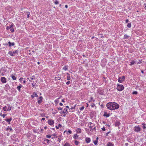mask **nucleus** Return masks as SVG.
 <instances>
[{
    "mask_svg": "<svg viewBox=\"0 0 146 146\" xmlns=\"http://www.w3.org/2000/svg\"><path fill=\"white\" fill-rule=\"evenodd\" d=\"M62 102H64L65 101L64 100V99H62Z\"/></svg>",
    "mask_w": 146,
    "mask_h": 146,
    "instance_id": "680f3d73",
    "label": "nucleus"
},
{
    "mask_svg": "<svg viewBox=\"0 0 146 146\" xmlns=\"http://www.w3.org/2000/svg\"><path fill=\"white\" fill-rule=\"evenodd\" d=\"M56 129H58L59 128V127H58H58L57 126H56Z\"/></svg>",
    "mask_w": 146,
    "mask_h": 146,
    "instance_id": "338daca9",
    "label": "nucleus"
},
{
    "mask_svg": "<svg viewBox=\"0 0 146 146\" xmlns=\"http://www.w3.org/2000/svg\"><path fill=\"white\" fill-rule=\"evenodd\" d=\"M102 130L103 131H105L106 130V129H105V127L104 126L102 128Z\"/></svg>",
    "mask_w": 146,
    "mask_h": 146,
    "instance_id": "de8ad7c7",
    "label": "nucleus"
},
{
    "mask_svg": "<svg viewBox=\"0 0 146 146\" xmlns=\"http://www.w3.org/2000/svg\"><path fill=\"white\" fill-rule=\"evenodd\" d=\"M65 7L66 8H67L68 7V6L67 5H65Z\"/></svg>",
    "mask_w": 146,
    "mask_h": 146,
    "instance_id": "69168bd1",
    "label": "nucleus"
},
{
    "mask_svg": "<svg viewBox=\"0 0 146 146\" xmlns=\"http://www.w3.org/2000/svg\"><path fill=\"white\" fill-rule=\"evenodd\" d=\"M110 133V131H109V132H108V133H107L106 134V136H107L108 135V134Z\"/></svg>",
    "mask_w": 146,
    "mask_h": 146,
    "instance_id": "052dcab7",
    "label": "nucleus"
},
{
    "mask_svg": "<svg viewBox=\"0 0 146 146\" xmlns=\"http://www.w3.org/2000/svg\"><path fill=\"white\" fill-rule=\"evenodd\" d=\"M66 74L67 75V76L66 79L68 80H69L70 79V74L68 73H66Z\"/></svg>",
    "mask_w": 146,
    "mask_h": 146,
    "instance_id": "6ab92c4d",
    "label": "nucleus"
},
{
    "mask_svg": "<svg viewBox=\"0 0 146 146\" xmlns=\"http://www.w3.org/2000/svg\"><path fill=\"white\" fill-rule=\"evenodd\" d=\"M120 123L119 122H117L115 123V125L116 126H118L119 125Z\"/></svg>",
    "mask_w": 146,
    "mask_h": 146,
    "instance_id": "2f4dec72",
    "label": "nucleus"
},
{
    "mask_svg": "<svg viewBox=\"0 0 146 146\" xmlns=\"http://www.w3.org/2000/svg\"><path fill=\"white\" fill-rule=\"evenodd\" d=\"M45 120V118L44 117H43L41 119V120L44 121Z\"/></svg>",
    "mask_w": 146,
    "mask_h": 146,
    "instance_id": "13d9d810",
    "label": "nucleus"
},
{
    "mask_svg": "<svg viewBox=\"0 0 146 146\" xmlns=\"http://www.w3.org/2000/svg\"><path fill=\"white\" fill-rule=\"evenodd\" d=\"M85 141L87 143H90L91 141V139L89 137H86L85 138Z\"/></svg>",
    "mask_w": 146,
    "mask_h": 146,
    "instance_id": "9b49d317",
    "label": "nucleus"
},
{
    "mask_svg": "<svg viewBox=\"0 0 146 146\" xmlns=\"http://www.w3.org/2000/svg\"><path fill=\"white\" fill-rule=\"evenodd\" d=\"M6 130L7 131H13V129L11 127L8 126L6 129Z\"/></svg>",
    "mask_w": 146,
    "mask_h": 146,
    "instance_id": "a211bd4d",
    "label": "nucleus"
},
{
    "mask_svg": "<svg viewBox=\"0 0 146 146\" xmlns=\"http://www.w3.org/2000/svg\"><path fill=\"white\" fill-rule=\"evenodd\" d=\"M30 79H31V80H34L35 79V76H32V77H31L30 78Z\"/></svg>",
    "mask_w": 146,
    "mask_h": 146,
    "instance_id": "72a5a7b5",
    "label": "nucleus"
},
{
    "mask_svg": "<svg viewBox=\"0 0 146 146\" xmlns=\"http://www.w3.org/2000/svg\"><path fill=\"white\" fill-rule=\"evenodd\" d=\"M78 137V136L77 135V134H75L73 136V138L74 139H77Z\"/></svg>",
    "mask_w": 146,
    "mask_h": 146,
    "instance_id": "c85d7f7f",
    "label": "nucleus"
},
{
    "mask_svg": "<svg viewBox=\"0 0 146 146\" xmlns=\"http://www.w3.org/2000/svg\"><path fill=\"white\" fill-rule=\"evenodd\" d=\"M51 136H53L55 137H57V134L56 133H53L51 135Z\"/></svg>",
    "mask_w": 146,
    "mask_h": 146,
    "instance_id": "58836bf2",
    "label": "nucleus"
},
{
    "mask_svg": "<svg viewBox=\"0 0 146 146\" xmlns=\"http://www.w3.org/2000/svg\"><path fill=\"white\" fill-rule=\"evenodd\" d=\"M27 17L28 18H29V15H30V12H27Z\"/></svg>",
    "mask_w": 146,
    "mask_h": 146,
    "instance_id": "a19ab883",
    "label": "nucleus"
},
{
    "mask_svg": "<svg viewBox=\"0 0 146 146\" xmlns=\"http://www.w3.org/2000/svg\"><path fill=\"white\" fill-rule=\"evenodd\" d=\"M29 81L31 82H33V80H32L31 79H29Z\"/></svg>",
    "mask_w": 146,
    "mask_h": 146,
    "instance_id": "e2e57ef3",
    "label": "nucleus"
},
{
    "mask_svg": "<svg viewBox=\"0 0 146 146\" xmlns=\"http://www.w3.org/2000/svg\"><path fill=\"white\" fill-rule=\"evenodd\" d=\"M142 125H143V128L144 129H145L146 128V127L145 126V124H144L143 123L142 124Z\"/></svg>",
    "mask_w": 146,
    "mask_h": 146,
    "instance_id": "a18cd8bd",
    "label": "nucleus"
},
{
    "mask_svg": "<svg viewBox=\"0 0 146 146\" xmlns=\"http://www.w3.org/2000/svg\"><path fill=\"white\" fill-rule=\"evenodd\" d=\"M37 82V81L35 79L33 81V82H32V85L33 87L35 86V85L36 83Z\"/></svg>",
    "mask_w": 146,
    "mask_h": 146,
    "instance_id": "f8f14e48",
    "label": "nucleus"
},
{
    "mask_svg": "<svg viewBox=\"0 0 146 146\" xmlns=\"http://www.w3.org/2000/svg\"><path fill=\"white\" fill-rule=\"evenodd\" d=\"M7 107L6 106H5L4 107H3V108L4 111H7Z\"/></svg>",
    "mask_w": 146,
    "mask_h": 146,
    "instance_id": "cd10ccee",
    "label": "nucleus"
},
{
    "mask_svg": "<svg viewBox=\"0 0 146 146\" xmlns=\"http://www.w3.org/2000/svg\"><path fill=\"white\" fill-rule=\"evenodd\" d=\"M142 63V61L141 60H139V62H138V63H137V64H141V63Z\"/></svg>",
    "mask_w": 146,
    "mask_h": 146,
    "instance_id": "6e6d98bb",
    "label": "nucleus"
},
{
    "mask_svg": "<svg viewBox=\"0 0 146 146\" xmlns=\"http://www.w3.org/2000/svg\"><path fill=\"white\" fill-rule=\"evenodd\" d=\"M63 146H72V145L66 142L64 144Z\"/></svg>",
    "mask_w": 146,
    "mask_h": 146,
    "instance_id": "aec40b11",
    "label": "nucleus"
},
{
    "mask_svg": "<svg viewBox=\"0 0 146 146\" xmlns=\"http://www.w3.org/2000/svg\"><path fill=\"white\" fill-rule=\"evenodd\" d=\"M48 122L49 125H52L54 124V121L52 119H49L48 121Z\"/></svg>",
    "mask_w": 146,
    "mask_h": 146,
    "instance_id": "423d86ee",
    "label": "nucleus"
},
{
    "mask_svg": "<svg viewBox=\"0 0 146 146\" xmlns=\"http://www.w3.org/2000/svg\"><path fill=\"white\" fill-rule=\"evenodd\" d=\"M46 137L47 138H50L51 137V136L50 135H46Z\"/></svg>",
    "mask_w": 146,
    "mask_h": 146,
    "instance_id": "c03bdc74",
    "label": "nucleus"
},
{
    "mask_svg": "<svg viewBox=\"0 0 146 146\" xmlns=\"http://www.w3.org/2000/svg\"><path fill=\"white\" fill-rule=\"evenodd\" d=\"M84 108V106H82L81 107L80 109V110L81 111L83 110Z\"/></svg>",
    "mask_w": 146,
    "mask_h": 146,
    "instance_id": "37998d69",
    "label": "nucleus"
},
{
    "mask_svg": "<svg viewBox=\"0 0 146 146\" xmlns=\"http://www.w3.org/2000/svg\"><path fill=\"white\" fill-rule=\"evenodd\" d=\"M59 105L61 106H63V104L62 103H59Z\"/></svg>",
    "mask_w": 146,
    "mask_h": 146,
    "instance_id": "bf43d9fd",
    "label": "nucleus"
},
{
    "mask_svg": "<svg viewBox=\"0 0 146 146\" xmlns=\"http://www.w3.org/2000/svg\"><path fill=\"white\" fill-rule=\"evenodd\" d=\"M43 97L41 96L38 99L37 102L38 104H40L42 102Z\"/></svg>",
    "mask_w": 146,
    "mask_h": 146,
    "instance_id": "6e6552de",
    "label": "nucleus"
},
{
    "mask_svg": "<svg viewBox=\"0 0 146 146\" xmlns=\"http://www.w3.org/2000/svg\"><path fill=\"white\" fill-rule=\"evenodd\" d=\"M68 111L66 109H64L62 111V113L64 114H67Z\"/></svg>",
    "mask_w": 146,
    "mask_h": 146,
    "instance_id": "4be33fe9",
    "label": "nucleus"
},
{
    "mask_svg": "<svg viewBox=\"0 0 146 146\" xmlns=\"http://www.w3.org/2000/svg\"><path fill=\"white\" fill-rule=\"evenodd\" d=\"M94 144L95 145H96L97 144V143L98 142V140H96L95 141H94L93 142Z\"/></svg>",
    "mask_w": 146,
    "mask_h": 146,
    "instance_id": "c9c22d12",
    "label": "nucleus"
},
{
    "mask_svg": "<svg viewBox=\"0 0 146 146\" xmlns=\"http://www.w3.org/2000/svg\"><path fill=\"white\" fill-rule=\"evenodd\" d=\"M128 37V36L126 35H124V38H127Z\"/></svg>",
    "mask_w": 146,
    "mask_h": 146,
    "instance_id": "3c124183",
    "label": "nucleus"
},
{
    "mask_svg": "<svg viewBox=\"0 0 146 146\" xmlns=\"http://www.w3.org/2000/svg\"><path fill=\"white\" fill-rule=\"evenodd\" d=\"M40 115L42 117H44L45 115V114L44 113H41L40 114Z\"/></svg>",
    "mask_w": 146,
    "mask_h": 146,
    "instance_id": "79ce46f5",
    "label": "nucleus"
},
{
    "mask_svg": "<svg viewBox=\"0 0 146 146\" xmlns=\"http://www.w3.org/2000/svg\"><path fill=\"white\" fill-rule=\"evenodd\" d=\"M8 54H10L11 56H14V54L13 53V52L11 51H9L8 52Z\"/></svg>",
    "mask_w": 146,
    "mask_h": 146,
    "instance_id": "bb28decb",
    "label": "nucleus"
},
{
    "mask_svg": "<svg viewBox=\"0 0 146 146\" xmlns=\"http://www.w3.org/2000/svg\"><path fill=\"white\" fill-rule=\"evenodd\" d=\"M76 131L77 133H81V129L80 128H78L76 130Z\"/></svg>",
    "mask_w": 146,
    "mask_h": 146,
    "instance_id": "ddd939ff",
    "label": "nucleus"
},
{
    "mask_svg": "<svg viewBox=\"0 0 146 146\" xmlns=\"http://www.w3.org/2000/svg\"><path fill=\"white\" fill-rule=\"evenodd\" d=\"M22 87H23V86L21 84H19V86L17 87V89L19 91H20V89Z\"/></svg>",
    "mask_w": 146,
    "mask_h": 146,
    "instance_id": "2eb2a0df",
    "label": "nucleus"
},
{
    "mask_svg": "<svg viewBox=\"0 0 146 146\" xmlns=\"http://www.w3.org/2000/svg\"><path fill=\"white\" fill-rule=\"evenodd\" d=\"M117 89L118 91H121L124 89V87L122 85L119 84H117Z\"/></svg>",
    "mask_w": 146,
    "mask_h": 146,
    "instance_id": "7ed1b4c3",
    "label": "nucleus"
},
{
    "mask_svg": "<svg viewBox=\"0 0 146 146\" xmlns=\"http://www.w3.org/2000/svg\"><path fill=\"white\" fill-rule=\"evenodd\" d=\"M10 26L9 27L7 26L6 27V29L7 30L10 29Z\"/></svg>",
    "mask_w": 146,
    "mask_h": 146,
    "instance_id": "603ef678",
    "label": "nucleus"
},
{
    "mask_svg": "<svg viewBox=\"0 0 146 146\" xmlns=\"http://www.w3.org/2000/svg\"><path fill=\"white\" fill-rule=\"evenodd\" d=\"M125 77L123 76L122 77H119L118 79V81L120 83H122L124 81Z\"/></svg>",
    "mask_w": 146,
    "mask_h": 146,
    "instance_id": "20e7f679",
    "label": "nucleus"
},
{
    "mask_svg": "<svg viewBox=\"0 0 146 146\" xmlns=\"http://www.w3.org/2000/svg\"><path fill=\"white\" fill-rule=\"evenodd\" d=\"M13 24L10 25V30L12 33L14 31V29L13 28Z\"/></svg>",
    "mask_w": 146,
    "mask_h": 146,
    "instance_id": "4468645a",
    "label": "nucleus"
},
{
    "mask_svg": "<svg viewBox=\"0 0 146 146\" xmlns=\"http://www.w3.org/2000/svg\"><path fill=\"white\" fill-rule=\"evenodd\" d=\"M7 106L8 107V109H7V111H10L11 110V107L10 106L9 104L7 105Z\"/></svg>",
    "mask_w": 146,
    "mask_h": 146,
    "instance_id": "393cba45",
    "label": "nucleus"
},
{
    "mask_svg": "<svg viewBox=\"0 0 146 146\" xmlns=\"http://www.w3.org/2000/svg\"><path fill=\"white\" fill-rule=\"evenodd\" d=\"M11 77L13 80H15L16 79V77L14 75H11Z\"/></svg>",
    "mask_w": 146,
    "mask_h": 146,
    "instance_id": "7c9ffc66",
    "label": "nucleus"
},
{
    "mask_svg": "<svg viewBox=\"0 0 146 146\" xmlns=\"http://www.w3.org/2000/svg\"><path fill=\"white\" fill-rule=\"evenodd\" d=\"M70 83V82L69 81H68L67 82H66V84L67 85H68V84H69Z\"/></svg>",
    "mask_w": 146,
    "mask_h": 146,
    "instance_id": "864d4df0",
    "label": "nucleus"
},
{
    "mask_svg": "<svg viewBox=\"0 0 146 146\" xmlns=\"http://www.w3.org/2000/svg\"><path fill=\"white\" fill-rule=\"evenodd\" d=\"M91 106L92 108H94V107H96L94 104L92 103L91 104Z\"/></svg>",
    "mask_w": 146,
    "mask_h": 146,
    "instance_id": "e433bc0d",
    "label": "nucleus"
},
{
    "mask_svg": "<svg viewBox=\"0 0 146 146\" xmlns=\"http://www.w3.org/2000/svg\"><path fill=\"white\" fill-rule=\"evenodd\" d=\"M61 79V77H56L55 78L54 80H60Z\"/></svg>",
    "mask_w": 146,
    "mask_h": 146,
    "instance_id": "473e14b6",
    "label": "nucleus"
},
{
    "mask_svg": "<svg viewBox=\"0 0 146 146\" xmlns=\"http://www.w3.org/2000/svg\"><path fill=\"white\" fill-rule=\"evenodd\" d=\"M8 44L9 46H13L15 45V44L14 42L11 43L10 41L9 42Z\"/></svg>",
    "mask_w": 146,
    "mask_h": 146,
    "instance_id": "412c9836",
    "label": "nucleus"
},
{
    "mask_svg": "<svg viewBox=\"0 0 146 146\" xmlns=\"http://www.w3.org/2000/svg\"><path fill=\"white\" fill-rule=\"evenodd\" d=\"M135 62L134 60H132L131 62H130L129 65H132L134 64L135 63Z\"/></svg>",
    "mask_w": 146,
    "mask_h": 146,
    "instance_id": "a878e982",
    "label": "nucleus"
},
{
    "mask_svg": "<svg viewBox=\"0 0 146 146\" xmlns=\"http://www.w3.org/2000/svg\"><path fill=\"white\" fill-rule=\"evenodd\" d=\"M134 129L135 131L137 132H139L140 131L141 128L139 126H135Z\"/></svg>",
    "mask_w": 146,
    "mask_h": 146,
    "instance_id": "0eeeda50",
    "label": "nucleus"
},
{
    "mask_svg": "<svg viewBox=\"0 0 146 146\" xmlns=\"http://www.w3.org/2000/svg\"><path fill=\"white\" fill-rule=\"evenodd\" d=\"M12 118H11L9 119H5V120L9 124H10V122L12 120Z\"/></svg>",
    "mask_w": 146,
    "mask_h": 146,
    "instance_id": "f3484780",
    "label": "nucleus"
},
{
    "mask_svg": "<svg viewBox=\"0 0 146 146\" xmlns=\"http://www.w3.org/2000/svg\"><path fill=\"white\" fill-rule=\"evenodd\" d=\"M107 146H113V143L110 142H109L107 144Z\"/></svg>",
    "mask_w": 146,
    "mask_h": 146,
    "instance_id": "b1692460",
    "label": "nucleus"
},
{
    "mask_svg": "<svg viewBox=\"0 0 146 146\" xmlns=\"http://www.w3.org/2000/svg\"><path fill=\"white\" fill-rule=\"evenodd\" d=\"M58 126L59 127H62V125H61L60 124H59L58 125Z\"/></svg>",
    "mask_w": 146,
    "mask_h": 146,
    "instance_id": "4d7b16f0",
    "label": "nucleus"
},
{
    "mask_svg": "<svg viewBox=\"0 0 146 146\" xmlns=\"http://www.w3.org/2000/svg\"><path fill=\"white\" fill-rule=\"evenodd\" d=\"M58 109L59 110H62V108L61 107H59L58 108Z\"/></svg>",
    "mask_w": 146,
    "mask_h": 146,
    "instance_id": "5fc2aeb1",
    "label": "nucleus"
},
{
    "mask_svg": "<svg viewBox=\"0 0 146 146\" xmlns=\"http://www.w3.org/2000/svg\"><path fill=\"white\" fill-rule=\"evenodd\" d=\"M131 27V23H128V28H130Z\"/></svg>",
    "mask_w": 146,
    "mask_h": 146,
    "instance_id": "09e8293b",
    "label": "nucleus"
},
{
    "mask_svg": "<svg viewBox=\"0 0 146 146\" xmlns=\"http://www.w3.org/2000/svg\"><path fill=\"white\" fill-rule=\"evenodd\" d=\"M54 3L55 4H58L59 3L58 2V1H56L55 2H54Z\"/></svg>",
    "mask_w": 146,
    "mask_h": 146,
    "instance_id": "49530a36",
    "label": "nucleus"
},
{
    "mask_svg": "<svg viewBox=\"0 0 146 146\" xmlns=\"http://www.w3.org/2000/svg\"><path fill=\"white\" fill-rule=\"evenodd\" d=\"M31 98L33 99L35 97H38V95L37 94L35 93H34L31 96Z\"/></svg>",
    "mask_w": 146,
    "mask_h": 146,
    "instance_id": "1a4fd4ad",
    "label": "nucleus"
},
{
    "mask_svg": "<svg viewBox=\"0 0 146 146\" xmlns=\"http://www.w3.org/2000/svg\"><path fill=\"white\" fill-rule=\"evenodd\" d=\"M86 105H87L86 107H88L89 106V104L88 103H86Z\"/></svg>",
    "mask_w": 146,
    "mask_h": 146,
    "instance_id": "0e129e2a",
    "label": "nucleus"
},
{
    "mask_svg": "<svg viewBox=\"0 0 146 146\" xmlns=\"http://www.w3.org/2000/svg\"><path fill=\"white\" fill-rule=\"evenodd\" d=\"M1 81L3 83H5L7 82V80L5 77H3L1 78Z\"/></svg>",
    "mask_w": 146,
    "mask_h": 146,
    "instance_id": "39448f33",
    "label": "nucleus"
},
{
    "mask_svg": "<svg viewBox=\"0 0 146 146\" xmlns=\"http://www.w3.org/2000/svg\"><path fill=\"white\" fill-rule=\"evenodd\" d=\"M6 115L7 114H2V113H0V116L2 117H3V118H4Z\"/></svg>",
    "mask_w": 146,
    "mask_h": 146,
    "instance_id": "c756f323",
    "label": "nucleus"
},
{
    "mask_svg": "<svg viewBox=\"0 0 146 146\" xmlns=\"http://www.w3.org/2000/svg\"><path fill=\"white\" fill-rule=\"evenodd\" d=\"M103 116L104 117H107L110 116V114L109 113H107L105 111Z\"/></svg>",
    "mask_w": 146,
    "mask_h": 146,
    "instance_id": "9d476101",
    "label": "nucleus"
},
{
    "mask_svg": "<svg viewBox=\"0 0 146 146\" xmlns=\"http://www.w3.org/2000/svg\"><path fill=\"white\" fill-rule=\"evenodd\" d=\"M13 53L14 54V55L15 54H18V51L17 50H16L15 51L13 52Z\"/></svg>",
    "mask_w": 146,
    "mask_h": 146,
    "instance_id": "f704fd0d",
    "label": "nucleus"
},
{
    "mask_svg": "<svg viewBox=\"0 0 146 146\" xmlns=\"http://www.w3.org/2000/svg\"><path fill=\"white\" fill-rule=\"evenodd\" d=\"M65 132H66V134L68 135L69 134L68 133H69L70 134H71L72 133V131H71V130H69L68 131H65L64 132V133H65Z\"/></svg>",
    "mask_w": 146,
    "mask_h": 146,
    "instance_id": "dca6fc26",
    "label": "nucleus"
},
{
    "mask_svg": "<svg viewBox=\"0 0 146 146\" xmlns=\"http://www.w3.org/2000/svg\"><path fill=\"white\" fill-rule=\"evenodd\" d=\"M88 124L89 128L90 129V131H92L94 129H95V127L94 126V124L91 122H89L88 123Z\"/></svg>",
    "mask_w": 146,
    "mask_h": 146,
    "instance_id": "f03ea898",
    "label": "nucleus"
},
{
    "mask_svg": "<svg viewBox=\"0 0 146 146\" xmlns=\"http://www.w3.org/2000/svg\"><path fill=\"white\" fill-rule=\"evenodd\" d=\"M23 78L22 77H21L19 79L20 81V82H21V81H22V80H23Z\"/></svg>",
    "mask_w": 146,
    "mask_h": 146,
    "instance_id": "8fccbe9b",
    "label": "nucleus"
},
{
    "mask_svg": "<svg viewBox=\"0 0 146 146\" xmlns=\"http://www.w3.org/2000/svg\"><path fill=\"white\" fill-rule=\"evenodd\" d=\"M106 106L108 109L112 110L118 109L119 105L115 102H110L107 104Z\"/></svg>",
    "mask_w": 146,
    "mask_h": 146,
    "instance_id": "f257e3e1",
    "label": "nucleus"
},
{
    "mask_svg": "<svg viewBox=\"0 0 146 146\" xmlns=\"http://www.w3.org/2000/svg\"><path fill=\"white\" fill-rule=\"evenodd\" d=\"M144 5H145V8L146 10V4H145Z\"/></svg>",
    "mask_w": 146,
    "mask_h": 146,
    "instance_id": "774afa93",
    "label": "nucleus"
},
{
    "mask_svg": "<svg viewBox=\"0 0 146 146\" xmlns=\"http://www.w3.org/2000/svg\"><path fill=\"white\" fill-rule=\"evenodd\" d=\"M137 93H138L136 91H134L132 93V94H137Z\"/></svg>",
    "mask_w": 146,
    "mask_h": 146,
    "instance_id": "ea45409f",
    "label": "nucleus"
},
{
    "mask_svg": "<svg viewBox=\"0 0 146 146\" xmlns=\"http://www.w3.org/2000/svg\"><path fill=\"white\" fill-rule=\"evenodd\" d=\"M79 143V142L77 141H75L74 142V144L76 145H78Z\"/></svg>",
    "mask_w": 146,
    "mask_h": 146,
    "instance_id": "4c0bfd02",
    "label": "nucleus"
},
{
    "mask_svg": "<svg viewBox=\"0 0 146 146\" xmlns=\"http://www.w3.org/2000/svg\"><path fill=\"white\" fill-rule=\"evenodd\" d=\"M62 69L65 71H66L68 69V66H65Z\"/></svg>",
    "mask_w": 146,
    "mask_h": 146,
    "instance_id": "5701e85b",
    "label": "nucleus"
}]
</instances>
